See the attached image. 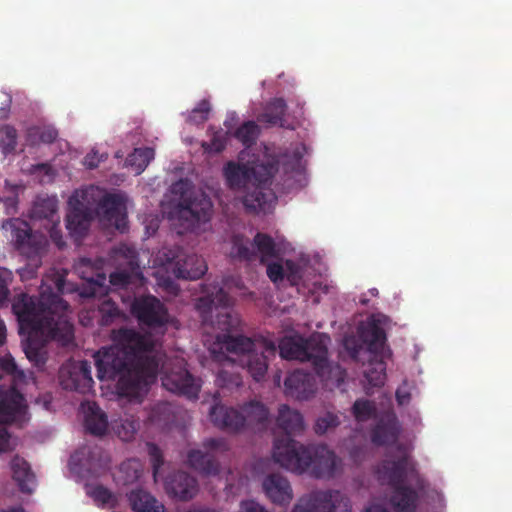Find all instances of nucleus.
Here are the masks:
<instances>
[{
	"instance_id": "nucleus-11",
	"label": "nucleus",
	"mask_w": 512,
	"mask_h": 512,
	"mask_svg": "<svg viewBox=\"0 0 512 512\" xmlns=\"http://www.w3.org/2000/svg\"><path fill=\"white\" fill-rule=\"evenodd\" d=\"M359 336L370 353L369 364L364 370V376L372 387L384 384L386 364L381 359L386 344V333L379 321L369 320L359 328Z\"/></svg>"
},
{
	"instance_id": "nucleus-61",
	"label": "nucleus",
	"mask_w": 512,
	"mask_h": 512,
	"mask_svg": "<svg viewBox=\"0 0 512 512\" xmlns=\"http://www.w3.org/2000/svg\"><path fill=\"white\" fill-rule=\"evenodd\" d=\"M55 286L57 288V290L62 293L63 292V289H64V285H65V280L62 276H57L55 281Z\"/></svg>"
},
{
	"instance_id": "nucleus-15",
	"label": "nucleus",
	"mask_w": 512,
	"mask_h": 512,
	"mask_svg": "<svg viewBox=\"0 0 512 512\" xmlns=\"http://www.w3.org/2000/svg\"><path fill=\"white\" fill-rule=\"evenodd\" d=\"M292 512H351V503L340 491L314 490L302 496Z\"/></svg>"
},
{
	"instance_id": "nucleus-48",
	"label": "nucleus",
	"mask_w": 512,
	"mask_h": 512,
	"mask_svg": "<svg viewBox=\"0 0 512 512\" xmlns=\"http://www.w3.org/2000/svg\"><path fill=\"white\" fill-rule=\"evenodd\" d=\"M133 275L125 270H118L110 274L109 282L116 288L126 289L132 282Z\"/></svg>"
},
{
	"instance_id": "nucleus-8",
	"label": "nucleus",
	"mask_w": 512,
	"mask_h": 512,
	"mask_svg": "<svg viewBox=\"0 0 512 512\" xmlns=\"http://www.w3.org/2000/svg\"><path fill=\"white\" fill-rule=\"evenodd\" d=\"M227 351L238 356L240 365L256 381H262L268 370L269 361L277 352L275 343L266 338H249L244 335H228L224 340Z\"/></svg>"
},
{
	"instance_id": "nucleus-53",
	"label": "nucleus",
	"mask_w": 512,
	"mask_h": 512,
	"mask_svg": "<svg viewBox=\"0 0 512 512\" xmlns=\"http://www.w3.org/2000/svg\"><path fill=\"white\" fill-rule=\"evenodd\" d=\"M93 496L97 501H100L103 504L109 503L112 498L111 492L103 486L95 487L93 490Z\"/></svg>"
},
{
	"instance_id": "nucleus-45",
	"label": "nucleus",
	"mask_w": 512,
	"mask_h": 512,
	"mask_svg": "<svg viewBox=\"0 0 512 512\" xmlns=\"http://www.w3.org/2000/svg\"><path fill=\"white\" fill-rule=\"evenodd\" d=\"M29 173L39 177L40 182L48 183L53 181L56 173L50 163L33 164L29 168Z\"/></svg>"
},
{
	"instance_id": "nucleus-7",
	"label": "nucleus",
	"mask_w": 512,
	"mask_h": 512,
	"mask_svg": "<svg viewBox=\"0 0 512 512\" xmlns=\"http://www.w3.org/2000/svg\"><path fill=\"white\" fill-rule=\"evenodd\" d=\"M329 340L330 338L325 334H313L309 338L284 337L278 345L279 353L281 358L286 360L309 362L322 380H329L333 371L336 370L340 380L344 371L339 365L332 366L329 362L327 346Z\"/></svg>"
},
{
	"instance_id": "nucleus-20",
	"label": "nucleus",
	"mask_w": 512,
	"mask_h": 512,
	"mask_svg": "<svg viewBox=\"0 0 512 512\" xmlns=\"http://www.w3.org/2000/svg\"><path fill=\"white\" fill-rule=\"evenodd\" d=\"M59 381L65 390L81 394L90 392L94 384L90 362L83 360L63 366L59 371Z\"/></svg>"
},
{
	"instance_id": "nucleus-29",
	"label": "nucleus",
	"mask_w": 512,
	"mask_h": 512,
	"mask_svg": "<svg viewBox=\"0 0 512 512\" xmlns=\"http://www.w3.org/2000/svg\"><path fill=\"white\" fill-rule=\"evenodd\" d=\"M81 408L84 414V427L95 436H103L108 430V417L95 402H83Z\"/></svg>"
},
{
	"instance_id": "nucleus-2",
	"label": "nucleus",
	"mask_w": 512,
	"mask_h": 512,
	"mask_svg": "<svg viewBox=\"0 0 512 512\" xmlns=\"http://www.w3.org/2000/svg\"><path fill=\"white\" fill-rule=\"evenodd\" d=\"M69 305L62 297L43 288L39 297L22 294L13 303L20 334L27 335L23 351L35 366L46 362L45 343L72 334V325L67 319Z\"/></svg>"
},
{
	"instance_id": "nucleus-55",
	"label": "nucleus",
	"mask_w": 512,
	"mask_h": 512,
	"mask_svg": "<svg viewBox=\"0 0 512 512\" xmlns=\"http://www.w3.org/2000/svg\"><path fill=\"white\" fill-rule=\"evenodd\" d=\"M2 202L5 205L6 213L7 214H14L16 212V206H17V197H6L5 199H2Z\"/></svg>"
},
{
	"instance_id": "nucleus-56",
	"label": "nucleus",
	"mask_w": 512,
	"mask_h": 512,
	"mask_svg": "<svg viewBox=\"0 0 512 512\" xmlns=\"http://www.w3.org/2000/svg\"><path fill=\"white\" fill-rule=\"evenodd\" d=\"M225 148V142L217 137L211 140L210 150L215 152H221Z\"/></svg>"
},
{
	"instance_id": "nucleus-33",
	"label": "nucleus",
	"mask_w": 512,
	"mask_h": 512,
	"mask_svg": "<svg viewBox=\"0 0 512 512\" xmlns=\"http://www.w3.org/2000/svg\"><path fill=\"white\" fill-rule=\"evenodd\" d=\"M134 512H167L165 506L144 490H133L128 495Z\"/></svg>"
},
{
	"instance_id": "nucleus-28",
	"label": "nucleus",
	"mask_w": 512,
	"mask_h": 512,
	"mask_svg": "<svg viewBox=\"0 0 512 512\" xmlns=\"http://www.w3.org/2000/svg\"><path fill=\"white\" fill-rule=\"evenodd\" d=\"M262 486L266 496L275 504L288 505L293 499L290 482L278 473L266 476Z\"/></svg>"
},
{
	"instance_id": "nucleus-13",
	"label": "nucleus",
	"mask_w": 512,
	"mask_h": 512,
	"mask_svg": "<svg viewBox=\"0 0 512 512\" xmlns=\"http://www.w3.org/2000/svg\"><path fill=\"white\" fill-rule=\"evenodd\" d=\"M94 189L76 190L68 200L66 228L75 242H81L87 235L96 215Z\"/></svg>"
},
{
	"instance_id": "nucleus-25",
	"label": "nucleus",
	"mask_w": 512,
	"mask_h": 512,
	"mask_svg": "<svg viewBox=\"0 0 512 512\" xmlns=\"http://www.w3.org/2000/svg\"><path fill=\"white\" fill-rule=\"evenodd\" d=\"M167 493L180 500L192 499L197 491L198 484L194 477L184 471L170 474L165 480Z\"/></svg>"
},
{
	"instance_id": "nucleus-36",
	"label": "nucleus",
	"mask_w": 512,
	"mask_h": 512,
	"mask_svg": "<svg viewBox=\"0 0 512 512\" xmlns=\"http://www.w3.org/2000/svg\"><path fill=\"white\" fill-rule=\"evenodd\" d=\"M58 201L55 197H38L32 207V217L37 219H47L52 223L56 222Z\"/></svg>"
},
{
	"instance_id": "nucleus-39",
	"label": "nucleus",
	"mask_w": 512,
	"mask_h": 512,
	"mask_svg": "<svg viewBox=\"0 0 512 512\" xmlns=\"http://www.w3.org/2000/svg\"><path fill=\"white\" fill-rule=\"evenodd\" d=\"M142 475L141 463L137 459H128L122 462L117 472V479L124 485L136 482Z\"/></svg>"
},
{
	"instance_id": "nucleus-19",
	"label": "nucleus",
	"mask_w": 512,
	"mask_h": 512,
	"mask_svg": "<svg viewBox=\"0 0 512 512\" xmlns=\"http://www.w3.org/2000/svg\"><path fill=\"white\" fill-rule=\"evenodd\" d=\"M131 313L139 323L151 328L163 327L168 322V312L164 304L151 295L135 298Z\"/></svg>"
},
{
	"instance_id": "nucleus-54",
	"label": "nucleus",
	"mask_w": 512,
	"mask_h": 512,
	"mask_svg": "<svg viewBox=\"0 0 512 512\" xmlns=\"http://www.w3.org/2000/svg\"><path fill=\"white\" fill-rule=\"evenodd\" d=\"M238 512H267L262 506L253 500L242 501Z\"/></svg>"
},
{
	"instance_id": "nucleus-14",
	"label": "nucleus",
	"mask_w": 512,
	"mask_h": 512,
	"mask_svg": "<svg viewBox=\"0 0 512 512\" xmlns=\"http://www.w3.org/2000/svg\"><path fill=\"white\" fill-rule=\"evenodd\" d=\"M161 382L166 390L174 394L194 400L199 397L201 379L189 372L183 358L175 357L162 365Z\"/></svg>"
},
{
	"instance_id": "nucleus-40",
	"label": "nucleus",
	"mask_w": 512,
	"mask_h": 512,
	"mask_svg": "<svg viewBox=\"0 0 512 512\" xmlns=\"http://www.w3.org/2000/svg\"><path fill=\"white\" fill-rule=\"evenodd\" d=\"M112 428L117 436L123 441H130L140 428L139 421L133 416L125 417L115 421Z\"/></svg>"
},
{
	"instance_id": "nucleus-18",
	"label": "nucleus",
	"mask_w": 512,
	"mask_h": 512,
	"mask_svg": "<svg viewBox=\"0 0 512 512\" xmlns=\"http://www.w3.org/2000/svg\"><path fill=\"white\" fill-rule=\"evenodd\" d=\"M233 250L239 259L247 261L255 260L259 254L262 263L266 259L277 257L278 254L274 239L260 232L255 235L253 243L245 242L241 237L235 236Z\"/></svg>"
},
{
	"instance_id": "nucleus-35",
	"label": "nucleus",
	"mask_w": 512,
	"mask_h": 512,
	"mask_svg": "<svg viewBox=\"0 0 512 512\" xmlns=\"http://www.w3.org/2000/svg\"><path fill=\"white\" fill-rule=\"evenodd\" d=\"M286 111V103L284 98H273L267 108L258 115L257 120L267 125L284 126L283 117Z\"/></svg>"
},
{
	"instance_id": "nucleus-34",
	"label": "nucleus",
	"mask_w": 512,
	"mask_h": 512,
	"mask_svg": "<svg viewBox=\"0 0 512 512\" xmlns=\"http://www.w3.org/2000/svg\"><path fill=\"white\" fill-rule=\"evenodd\" d=\"M240 410L244 418V428L258 425L265 426L268 420V409L259 401H250L244 404Z\"/></svg>"
},
{
	"instance_id": "nucleus-30",
	"label": "nucleus",
	"mask_w": 512,
	"mask_h": 512,
	"mask_svg": "<svg viewBox=\"0 0 512 512\" xmlns=\"http://www.w3.org/2000/svg\"><path fill=\"white\" fill-rule=\"evenodd\" d=\"M175 420L176 408L166 401L153 404L147 412V423L159 429L169 428Z\"/></svg>"
},
{
	"instance_id": "nucleus-9",
	"label": "nucleus",
	"mask_w": 512,
	"mask_h": 512,
	"mask_svg": "<svg viewBox=\"0 0 512 512\" xmlns=\"http://www.w3.org/2000/svg\"><path fill=\"white\" fill-rule=\"evenodd\" d=\"M76 269L81 278L87 282L82 287L80 296L83 298H99L98 322L101 326L111 325L120 317L121 312L116 303L107 296L106 275L99 270H94L92 262L88 258H82Z\"/></svg>"
},
{
	"instance_id": "nucleus-64",
	"label": "nucleus",
	"mask_w": 512,
	"mask_h": 512,
	"mask_svg": "<svg viewBox=\"0 0 512 512\" xmlns=\"http://www.w3.org/2000/svg\"><path fill=\"white\" fill-rule=\"evenodd\" d=\"M280 380H281V375H280V373H277V374L274 376V383H275L277 386H280Z\"/></svg>"
},
{
	"instance_id": "nucleus-46",
	"label": "nucleus",
	"mask_w": 512,
	"mask_h": 512,
	"mask_svg": "<svg viewBox=\"0 0 512 512\" xmlns=\"http://www.w3.org/2000/svg\"><path fill=\"white\" fill-rule=\"evenodd\" d=\"M2 134L5 139H2V153L8 154L16 150L17 146V131L14 127L6 125L2 126Z\"/></svg>"
},
{
	"instance_id": "nucleus-59",
	"label": "nucleus",
	"mask_w": 512,
	"mask_h": 512,
	"mask_svg": "<svg viewBox=\"0 0 512 512\" xmlns=\"http://www.w3.org/2000/svg\"><path fill=\"white\" fill-rule=\"evenodd\" d=\"M365 512H389V510L382 505L372 504L366 508Z\"/></svg>"
},
{
	"instance_id": "nucleus-44",
	"label": "nucleus",
	"mask_w": 512,
	"mask_h": 512,
	"mask_svg": "<svg viewBox=\"0 0 512 512\" xmlns=\"http://www.w3.org/2000/svg\"><path fill=\"white\" fill-rule=\"evenodd\" d=\"M340 424L338 416L334 413L327 412L316 420L314 430L318 435H323L329 430L336 428Z\"/></svg>"
},
{
	"instance_id": "nucleus-50",
	"label": "nucleus",
	"mask_w": 512,
	"mask_h": 512,
	"mask_svg": "<svg viewBox=\"0 0 512 512\" xmlns=\"http://www.w3.org/2000/svg\"><path fill=\"white\" fill-rule=\"evenodd\" d=\"M210 112V103L203 99L199 106L192 110L190 118L196 123H202L208 119Z\"/></svg>"
},
{
	"instance_id": "nucleus-38",
	"label": "nucleus",
	"mask_w": 512,
	"mask_h": 512,
	"mask_svg": "<svg viewBox=\"0 0 512 512\" xmlns=\"http://www.w3.org/2000/svg\"><path fill=\"white\" fill-rule=\"evenodd\" d=\"M58 137V131L53 126H33L27 130L26 140L31 146L51 144Z\"/></svg>"
},
{
	"instance_id": "nucleus-24",
	"label": "nucleus",
	"mask_w": 512,
	"mask_h": 512,
	"mask_svg": "<svg viewBox=\"0 0 512 512\" xmlns=\"http://www.w3.org/2000/svg\"><path fill=\"white\" fill-rule=\"evenodd\" d=\"M96 213L100 210L104 217L112 222L115 227L124 231L127 226L126 213H125V202L124 198L120 194H106L98 203H95Z\"/></svg>"
},
{
	"instance_id": "nucleus-22",
	"label": "nucleus",
	"mask_w": 512,
	"mask_h": 512,
	"mask_svg": "<svg viewBox=\"0 0 512 512\" xmlns=\"http://www.w3.org/2000/svg\"><path fill=\"white\" fill-rule=\"evenodd\" d=\"M316 382L312 374L295 370L287 375L284 381V392L287 396L306 400L316 392Z\"/></svg>"
},
{
	"instance_id": "nucleus-21",
	"label": "nucleus",
	"mask_w": 512,
	"mask_h": 512,
	"mask_svg": "<svg viewBox=\"0 0 512 512\" xmlns=\"http://www.w3.org/2000/svg\"><path fill=\"white\" fill-rule=\"evenodd\" d=\"M170 269L178 279L197 280L207 272L205 260L196 254H187L180 251L170 261Z\"/></svg>"
},
{
	"instance_id": "nucleus-63",
	"label": "nucleus",
	"mask_w": 512,
	"mask_h": 512,
	"mask_svg": "<svg viewBox=\"0 0 512 512\" xmlns=\"http://www.w3.org/2000/svg\"><path fill=\"white\" fill-rule=\"evenodd\" d=\"M2 512H25L24 508L21 507V506H17V507H12L8 510H2Z\"/></svg>"
},
{
	"instance_id": "nucleus-43",
	"label": "nucleus",
	"mask_w": 512,
	"mask_h": 512,
	"mask_svg": "<svg viewBox=\"0 0 512 512\" xmlns=\"http://www.w3.org/2000/svg\"><path fill=\"white\" fill-rule=\"evenodd\" d=\"M216 383L221 388L233 389L242 385V377L234 369H221L216 378Z\"/></svg>"
},
{
	"instance_id": "nucleus-26",
	"label": "nucleus",
	"mask_w": 512,
	"mask_h": 512,
	"mask_svg": "<svg viewBox=\"0 0 512 512\" xmlns=\"http://www.w3.org/2000/svg\"><path fill=\"white\" fill-rule=\"evenodd\" d=\"M210 420L218 428L227 432H239L244 429L241 410L216 404L210 409Z\"/></svg>"
},
{
	"instance_id": "nucleus-37",
	"label": "nucleus",
	"mask_w": 512,
	"mask_h": 512,
	"mask_svg": "<svg viewBox=\"0 0 512 512\" xmlns=\"http://www.w3.org/2000/svg\"><path fill=\"white\" fill-rule=\"evenodd\" d=\"M155 151L153 148H135L126 158V165L133 168L134 172L139 175L148 166L150 161L154 158Z\"/></svg>"
},
{
	"instance_id": "nucleus-41",
	"label": "nucleus",
	"mask_w": 512,
	"mask_h": 512,
	"mask_svg": "<svg viewBox=\"0 0 512 512\" xmlns=\"http://www.w3.org/2000/svg\"><path fill=\"white\" fill-rule=\"evenodd\" d=\"M351 412L356 421L366 422L376 416L377 407L374 401L360 398L353 403Z\"/></svg>"
},
{
	"instance_id": "nucleus-4",
	"label": "nucleus",
	"mask_w": 512,
	"mask_h": 512,
	"mask_svg": "<svg viewBox=\"0 0 512 512\" xmlns=\"http://www.w3.org/2000/svg\"><path fill=\"white\" fill-rule=\"evenodd\" d=\"M277 426L285 435L276 438L273 445V459L281 467L296 473H309L317 479H331L342 469V460L324 444L304 445L291 434L304 428L302 415L288 405H281L278 411Z\"/></svg>"
},
{
	"instance_id": "nucleus-52",
	"label": "nucleus",
	"mask_w": 512,
	"mask_h": 512,
	"mask_svg": "<svg viewBox=\"0 0 512 512\" xmlns=\"http://www.w3.org/2000/svg\"><path fill=\"white\" fill-rule=\"evenodd\" d=\"M50 238L52 242L59 248L62 249L65 247L66 243L64 241L62 232L59 228V219L56 220V222L53 223L50 231Z\"/></svg>"
},
{
	"instance_id": "nucleus-58",
	"label": "nucleus",
	"mask_w": 512,
	"mask_h": 512,
	"mask_svg": "<svg viewBox=\"0 0 512 512\" xmlns=\"http://www.w3.org/2000/svg\"><path fill=\"white\" fill-rule=\"evenodd\" d=\"M396 399L398 404L404 405L407 404L410 400V394L407 392H402L401 390L396 391Z\"/></svg>"
},
{
	"instance_id": "nucleus-3",
	"label": "nucleus",
	"mask_w": 512,
	"mask_h": 512,
	"mask_svg": "<svg viewBox=\"0 0 512 512\" xmlns=\"http://www.w3.org/2000/svg\"><path fill=\"white\" fill-rule=\"evenodd\" d=\"M304 147L296 148L292 154L285 153L280 157L264 153L245 163L230 161L224 169L223 174L227 186L235 191L244 192L243 204L247 210L265 212L276 199L270 188L276 173L282 165L286 179L283 185L291 187L290 181L294 175L301 174V160Z\"/></svg>"
},
{
	"instance_id": "nucleus-62",
	"label": "nucleus",
	"mask_w": 512,
	"mask_h": 512,
	"mask_svg": "<svg viewBox=\"0 0 512 512\" xmlns=\"http://www.w3.org/2000/svg\"><path fill=\"white\" fill-rule=\"evenodd\" d=\"M1 294H2V304H3L4 301H6L8 299L9 294H10L9 289L6 286H4L3 284H2Z\"/></svg>"
},
{
	"instance_id": "nucleus-23",
	"label": "nucleus",
	"mask_w": 512,
	"mask_h": 512,
	"mask_svg": "<svg viewBox=\"0 0 512 512\" xmlns=\"http://www.w3.org/2000/svg\"><path fill=\"white\" fill-rule=\"evenodd\" d=\"M8 466L18 489L24 494H32L37 487V477L30 463L24 457L15 454L9 460Z\"/></svg>"
},
{
	"instance_id": "nucleus-42",
	"label": "nucleus",
	"mask_w": 512,
	"mask_h": 512,
	"mask_svg": "<svg viewBox=\"0 0 512 512\" xmlns=\"http://www.w3.org/2000/svg\"><path fill=\"white\" fill-rule=\"evenodd\" d=\"M259 127L254 121H247L243 123L236 131L235 137L238 139L246 148H250L255 144L258 135Z\"/></svg>"
},
{
	"instance_id": "nucleus-32",
	"label": "nucleus",
	"mask_w": 512,
	"mask_h": 512,
	"mask_svg": "<svg viewBox=\"0 0 512 512\" xmlns=\"http://www.w3.org/2000/svg\"><path fill=\"white\" fill-rule=\"evenodd\" d=\"M399 435L397 419L389 417L380 420L371 431V441L375 445L383 446L394 443Z\"/></svg>"
},
{
	"instance_id": "nucleus-6",
	"label": "nucleus",
	"mask_w": 512,
	"mask_h": 512,
	"mask_svg": "<svg viewBox=\"0 0 512 512\" xmlns=\"http://www.w3.org/2000/svg\"><path fill=\"white\" fill-rule=\"evenodd\" d=\"M230 277H223L221 280H214L202 284L203 295L195 303L202 323L219 329L223 335L217 338L224 346L225 337L233 335L240 325L237 314L229 310L233 304V298L225 291Z\"/></svg>"
},
{
	"instance_id": "nucleus-1",
	"label": "nucleus",
	"mask_w": 512,
	"mask_h": 512,
	"mask_svg": "<svg viewBox=\"0 0 512 512\" xmlns=\"http://www.w3.org/2000/svg\"><path fill=\"white\" fill-rule=\"evenodd\" d=\"M112 339V346L94 356L97 376L101 381H115L119 396L141 401L159 369L158 359L151 355L155 343L150 336L129 328L114 330Z\"/></svg>"
},
{
	"instance_id": "nucleus-27",
	"label": "nucleus",
	"mask_w": 512,
	"mask_h": 512,
	"mask_svg": "<svg viewBox=\"0 0 512 512\" xmlns=\"http://www.w3.org/2000/svg\"><path fill=\"white\" fill-rule=\"evenodd\" d=\"M70 463L91 474H98L107 465V456L98 446L83 447L71 455Z\"/></svg>"
},
{
	"instance_id": "nucleus-49",
	"label": "nucleus",
	"mask_w": 512,
	"mask_h": 512,
	"mask_svg": "<svg viewBox=\"0 0 512 512\" xmlns=\"http://www.w3.org/2000/svg\"><path fill=\"white\" fill-rule=\"evenodd\" d=\"M284 278L292 285H297L301 280V271L299 266L292 260L285 262Z\"/></svg>"
},
{
	"instance_id": "nucleus-16",
	"label": "nucleus",
	"mask_w": 512,
	"mask_h": 512,
	"mask_svg": "<svg viewBox=\"0 0 512 512\" xmlns=\"http://www.w3.org/2000/svg\"><path fill=\"white\" fill-rule=\"evenodd\" d=\"M201 449H192L187 454V463L202 475H217L220 464L216 458L218 453L229 450L228 442L224 438H208L202 442Z\"/></svg>"
},
{
	"instance_id": "nucleus-57",
	"label": "nucleus",
	"mask_w": 512,
	"mask_h": 512,
	"mask_svg": "<svg viewBox=\"0 0 512 512\" xmlns=\"http://www.w3.org/2000/svg\"><path fill=\"white\" fill-rule=\"evenodd\" d=\"M100 162V159L96 158L95 155H90L88 154L85 158H84V164L85 166H87L89 169H93V168H96L98 166Z\"/></svg>"
},
{
	"instance_id": "nucleus-31",
	"label": "nucleus",
	"mask_w": 512,
	"mask_h": 512,
	"mask_svg": "<svg viewBox=\"0 0 512 512\" xmlns=\"http://www.w3.org/2000/svg\"><path fill=\"white\" fill-rule=\"evenodd\" d=\"M390 498L391 505L395 512H415L419 499L418 490L406 484L393 487Z\"/></svg>"
},
{
	"instance_id": "nucleus-51",
	"label": "nucleus",
	"mask_w": 512,
	"mask_h": 512,
	"mask_svg": "<svg viewBox=\"0 0 512 512\" xmlns=\"http://www.w3.org/2000/svg\"><path fill=\"white\" fill-rule=\"evenodd\" d=\"M284 268L285 265L283 266L278 262L269 263L267 265V276L273 283L277 284L284 279Z\"/></svg>"
},
{
	"instance_id": "nucleus-10",
	"label": "nucleus",
	"mask_w": 512,
	"mask_h": 512,
	"mask_svg": "<svg viewBox=\"0 0 512 512\" xmlns=\"http://www.w3.org/2000/svg\"><path fill=\"white\" fill-rule=\"evenodd\" d=\"M173 193L180 194L178 203L179 219L186 222V228L195 230L201 223L210 220L213 212V204L210 198L201 191L192 189L187 180H180L173 185Z\"/></svg>"
},
{
	"instance_id": "nucleus-17",
	"label": "nucleus",
	"mask_w": 512,
	"mask_h": 512,
	"mask_svg": "<svg viewBox=\"0 0 512 512\" xmlns=\"http://www.w3.org/2000/svg\"><path fill=\"white\" fill-rule=\"evenodd\" d=\"M2 229L10 230L15 248L28 258L38 256L45 248L46 239L32 231L26 221L18 218L2 222Z\"/></svg>"
},
{
	"instance_id": "nucleus-60",
	"label": "nucleus",
	"mask_w": 512,
	"mask_h": 512,
	"mask_svg": "<svg viewBox=\"0 0 512 512\" xmlns=\"http://www.w3.org/2000/svg\"><path fill=\"white\" fill-rule=\"evenodd\" d=\"M346 348L350 350L351 356L356 359L360 353L361 346L355 345L353 348L349 346V340L346 341Z\"/></svg>"
},
{
	"instance_id": "nucleus-12",
	"label": "nucleus",
	"mask_w": 512,
	"mask_h": 512,
	"mask_svg": "<svg viewBox=\"0 0 512 512\" xmlns=\"http://www.w3.org/2000/svg\"><path fill=\"white\" fill-rule=\"evenodd\" d=\"M399 456L396 459L383 460L377 468L378 479L387 483L391 488L404 485L411 481L419 491L426 487L425 480L419 474L416 463L409 452L402 446H397Z\"/></svg>"
},
{
	"instance_id": "nucleus-5",
	"label": "nucleus",
	"mask_w": 512,
	"mask_h": 512,
	"mask_svg": "<svg viewBox=\"0 0 512 512\" xmlns=\"http://www.w3.org/2000/svg\"><path fill=\"white\" fill-rule=\"evenodd\" d=\"M4 373L12 377V385L9 390H2V453L14 451L19 445V438L12 436L5 426L23 428L30 420L26 398L17 389L26 384L27 374L10 353L2 356V375Z\"/></svg>"
},
{
	"instance_id": "nucleus-47",
	"label": "nucleus",
	"mask_w": 512,
	"mask_h": 512,
	"mask_svg": "<svg viewBox=\"0 0 512 512\" xmlns=\"http://www.w3.org/2000/svg\"><path fill=\"white\" fill-rule=\"evenodd\" d=\"M146 447L153 469V476L156 479L158 471L164 463L163 454L161 449L155 443L147 442Z\"/></svg>"
}]
</instances>
